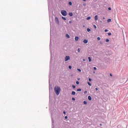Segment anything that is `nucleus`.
Listing matches in <instances>:
<instances>
[{
	"label": "nucleus",
	"mask_w": 128,
	"mask_h": 128,
	"mask_svg": "<svg viewBox=\"0 0 128 128\" xmlns=\"http://www.w3.org/2000/svg\"><path fill=\"white\" fill-rule=\"evenodd\" d=\"M68 4H69V6H72V2H68Z\"/></svg>",
	"instance_id": "nucleus-15"
},
{
	"label": "nucleus",
	"mask_w": 128,
	"mask_h": 128,
	"mask_svg": "<svg viewBox=\"0 0 128 128\" xmlns=\"http://www.w3.org/2000/svg\"><path fill=\"white\" fill-rule=\"evenodd\" d=\"M83 2H86V0H83Z\"/></svg>",
	"instance_id": "nucleus-43"
},
{
	"label": "nucleus",
	"mask_w": 128,
	"mask_h": 128,
	"mask_svg": "<svg viewBox=\"0 0 128 128\" xmlns=\"http://www.w3.org/2000/svg\"><path fill=\"white\" fill-rule=\"evenodd\" d=\"M90 18H91L90 16H88L86 18V20H90Z\"/></svg>",
	"instance_id": "nucleus-16"
},
{
	"label": "nucleus",
	"mask_w": 128,
	"mask_h": 128,
	"mask_svg": "<svg viewBox=\"0 0 128 128\" xmlns=\"http://www.w3.org/2000/svg\"><path fill=\"white\" fill-rule=\"evenodd\" d=\"M66 38H70V35H68V34H66Z\"/></svg>",
	"instance_id": "nucleus-11"
},
{
	"label": "nucleus",
	"mask_w": 128,
	"mask_h": 128,
	"mask_svg": "<svg viewBox=\"0 0 128 128\" xmlns=\"http://www.w3.org/2000/svg\"><path fill=\"white\" fill-rule=\"evenodd\" d=\"M88 60L90 62H92V58H90V57H88Z\"/></svg>",
	"instance_id": "nucleus-12"
},
{
	"label": "nucleus",
	"mask_w": 128,
	"mask_h": 128,
	"mask_svg": "<svg viewBox=\"0 0 128 128\" xmlns=\"http://www.w3.org/2000/svg\"><path fill=\"white\" fill-rule=\"evenodd\" d=\"M94 28H96V25H94Z\"/></svg>",
	"instance_id": "nucleus-37"
},
{
	"label": "nucleus",
	"mask_w": 128,
	"mask_h": 128,
	"mask_svg": "<svg viewBox=\"0 0 128 128\" xmlns=\"http://www.w3.org/2000/svg\"><path fill=\"white\" fill-rule=\"evenodd\" d=\"M55 22L57 24H60V20H58V17H55Z\"/></svg>",
	"instance_id": "nucleus-3"
},
{
	"label": "nucleus",
	"mask_w": 128,
	"mask_h": 128,
	"mask_svg": "<svg viewBox=\"0 0 128 128\" xmlns=\"http://www.w3.org/2000/svg\"><path fill=\"white\" fill-rule=\"evenodd\" d=\"M84 94H88V91H84Z\"/></svg>",
	"instance_id": "nucleus-27"
},
{
	"label": "nucleus",
	"mask_w": 128,
	"mask_h": 128,
	"mask_svg": "<svg viewBox=\"0 0 128 128\" xmlns=\"http://www.w3.org/2000/svg\"><path fill=\"white\" fill-rule=\"evenodd\" d=\"M104 32H108V30H104Z\"/></svg>",
	"instance_id": "nucleus-36"
},
{
	"label": "nucleus",
	"mask_w": 128,
	"mask_h": 128,
	"mask_svg": "<svg viewBox=\"0 0 128 128\" xmlns=\"http://www.w3.org/2000/svg\"><path fill=\"white\" fill-rule=\"evenodd\" d=\"M70 60V56H66L65 58V62H68V60Z\"/></svg>",
	"instance_id": "nucleus-4"
},
{
	"label": "nucleus",
	"mask_w": 128,
	"mask_h": 128,
	"mask_svg": "<svg viewBox=\"0 0 128 128\" xmlns=\"http://www.w3.org/2000/svg\"><path fill=\"white\" fill-rule=\"evenodd\" d=\"M63 114H66V112L64 111V112H63Z\"/></svg>",
	"instance_id": "nucleus-39"
},
{
	"label": "nucleus",
	"mask_w": 128,
	"mask_h": 128,
	"mask_svg": "<svg viewBox=\"0 0 128 128\" xmlns=\"http://www.w3.org/2000/svg\"><path fill=\"white\" fill-rule=\"evenodd\" d=\"M96 90H98V88H96Z\"/></svg>",
	"instance_id": "nucleus-42"
},
{
	"label": "nucleus",
	"mask_w": 128,
	"mask_h": 128,
	"mask_svg": "<svg viewBox=\"0 0 128 128\" xmlns=\"http://www.w3.org/2000/svg\"><path fill=\"white\" fill-rule=\"evenodd\" d=\"M103 20H106V18L103 17Z\"/></svg>",
	"instance_id": "nucleus-41"
},
{
	"label": "nucleus",
	"mask_w": 128,
	"mask_h": 128,
	"mask_svg": "<svg viewBox=\"0 0 128 128\" xmlns=\"http://www.w3.org/2000/svg\"><path fill=\"white\" fill-rule=\"evenodd\" d=\"M97 40H100V37H98V38H97Z\"/></svg>",
	"instance_id": "nucleus-22"
},
{
	"label": "nucleus",
	"mask_w": 128,
	"mask_h": 128,
	"mask_svg": "<svg viewBox=\"0 0 128 128\" xmlns=\"http://www.w3.org/2000/svg\"><path fill=\"white\" fill-rule=\"evenodd\" d=\"M64 118H65L66 120L68 119V116H65Z\"/></svg>",
	"instance_id": "nucleus-35"
},
{
	"label": "nucleus",
	"mask_w": 128,
	"mask_h": 128,
	"mask_svg": "<svg viewBox=\"0 0 128 128\" xmlns=\"http://www.w3.org/2000/svg\"><path fill=\"white\" fill-rule=\"evenodd\" d=\"M108 36H112V33L110 32L108 33Z\"/></svg>",
	"instance_id": "nucleus-29"
},
{
	"label": "nucleus",
	"mask_w": 128,
	"mask_h": 128,
	"mask_svg": "<svg viewBox=\"0 0 128 128\" xmlns=\"http://www.w3.org/2000/svg\"><path fill=\"white\" fill-rule=\"evenodd\" d=\"M120 84H124V81H121L120 82Z\"/></svg>",
	"instance_id": "nucleus-20"
},
{
	"label": "nucleus",
	"mask_w": 128,
	"mask_h": 128,
	"mask_svg": "<svg viewBox=\"0 0 128 128\" xmlns=\"http://www.w3.org/2000/svg\"><path fill=\"white\" fill-rule=\"evenodd\" d=\"M90 29L89 28H87V32H90Z\"/></svg>",
	"instance_id": "nucleus-21"
},
{
	"label": "nucleus",
	"mask_w": 128,
	"mask_h": 128,
	"mask_svg": "<svg viewBox=\"0 0 128 128\" xmlns=\"http://www.w3.org/2000/svg\"><path fill=\"white\" fill-rule=\"evenodd\" d=\"M72 96H76V92L72 91Z\"/></svg>",
	"instance_id": "nucleus-7"
},
{
	"label": "nucleus",
	"mask_w": 128,
	"mask_h": 128,
	"mask_svg": "<svg viewBox=\"0 0 128 128\" xmlns=\"http://www.w3.org/2000/svg\"><path fill=\"white\" fill-rule=\"evenodd\" d=\"M83 42H84V44H88V41L85 39L84 40Z\"/></svg>",
	"instance_id": "nucleus-5"
},
{
	"label": "nucleus",
	"mask_w": 128,
	"mask_h": 128,
	"mask_svg": "<svg viewBox=\"0 0 128 128\" xmlns=\"http://www.w3.org/2000/svg\"><path fill=\"white\" fill-rule=\"evenodd\" d=\"M88 100H92V96H88Z\"/></svg>",
	"instance_id": "nucleus-8"
},
{
	"label": "nucleus",
	"mask_w": 128,
	"mask_h": 128,
	"mask_svg": "<svg viewBox=\"0 0 128 128\" xmlns=\"http://www.w3.org/2000/svg\"><path fill=\"white\" fill-rule=\"evenodd\" d=\"M72 86L73 88H76V86L73 85Z\"/></svg>",
	"instance_id": "nucleus-31"
},
{
	"label": "nucleus",
	"mask_w": 128,
	"mask_h": 128,
	"mask_svg": "<svg viewBox=\"0 0 128 128\" xmlns=\"http://www.w3.org/2000/svg\"><path fill=\"white\" fill-rule=\"evenodd\" d=\"M100 126H102V124H100Z\"/></svg>",
	"instance_id": "nucleus-45"
},
{
	"label": "nucleus",
	"mask_w": 128,
	"mask_h": 128,
	"mask_svg": "<svg viewBox=\"0 0 128 128\" xmlns=\"http://www.w3.org/2000/svg\"><path fill=\"white\" fill-rule=\"evenodd\" d=\"M54 90L56 96H58L60 94V86H56Z\"/></svg>",
	"instance_id": "nucleus-1"
},
{
	"label": "nucleus",
	"mask_w": 128,
	"mask_h": 128,
	"mask_svg": "<svg viewBox=\"0 0 128 128\" xmlns=\"http://www.w3.org/2000/svg\"><path fill=\"white\" fill-rule=\"evenodd\" d=\"M68 68H70V70H72V66H68Z\"/></svg>",
	"instance_id": "nucleus-26"
},
{
	"label": "nucleus",
	"mask_w": 128,
	"mask_h": 128,
	"mask_svg": "<svg viewBox=\"0 0 128 128\" xmlns=\"http://www.w3.org/2000/svg\"><path fill=\"white\" fill-rule=\"evenodd\" d=\"M88 86H92V84H90V82H88Z\"/></svg>",
	"instance_id": "nucleus-19"
},
{
	"label": "nucleus",
	"mask_w": 128,
	"mask_h": 128,
	"mask_svg": "<svg viewBox=\"0 0 128 128\" xmlns=\"http://www.w3.org/2000/svg\"><path fill=\"white\" fill-rule=\"evenodd\" d=\"M98 15L95 16V20H98Z\"/></svg>",
	"instance_id": "nucleus-9"
},
{
	"label": "nucleus",
	"mask_w": 128,
	"mask_h": 128,
	"mask_svg": "<svg viewBox=\"0 0 128 128\" xmlns=\"http://www.w3.org/2000/svg\"><path fill=\"white\" fill-rule=\"evenodd\" d=\"M72 100H76V98H72Z\"/></svg>",
	"instance_id": "nucleus-33"
},
{
	"label": "nucleus",
	"mask_w": 128,
	"mask_h": 128,
	"mask_svg": "<svg viewBox=\"0 0 128 128\" xmlns=\"http://www.w3.org/2000/svg\"><path fill=\"white\" fill-rule=\"evenodd\" d=\"M88 80H92V79H91L90 78L88 79Z\"/></svg>",
	"instance_id": "nucleus-40"
},
{
	"label": "nucleus",
	"mask_w": 128,
	"mask_h": 128,
	"mask_svg": "<svg viewBox=\"0 0 128 128\" xmlns=\"http://www.w3.org/2000/svg\"><path fill=\"white\" fill-rule=\"evenodd\" d=\"M84 104H88V102H86V101H84Z\"/></svg>",
	"instance_id": "nucleus-17"
},
{
	"label": "nucleus",
	"mask_w": 128,
	"mask_h": 128,
	"mask_svg": "<svg viewBox=\"0 0 128 128\" xmlns=\"http://www.w3.org/2000/svg\"><path fill=\"white\" fill-rule=\"evenodd\" d=\"M77 92H82V89H80V88L78 89Z\"/></svg>",
	"instance_id": "nucleus-18"
},
{
	"label": "nucleus",
	"mask_w": 128,
	"mask_h": 128,
	"mask_svg": "<svg viewBox=\"0 0 128 128\" xmlns=\"http://www.w3.org/2000/svg\"><path fill=\"white\" fill-rule=\"evenodd\" d=\"M78 40H80V38H78V36H76L75 37V40L76 42H78Z\"/></svg>",
	"instance_id": "nucleus-6"
},
{
	"label": "nucleus",
	"mask_w": 128,
	"mask_h": 128,
	"mask_svg": "<svg viewBox=\"0 0 128 128\" xmlns=\"http://www.w3.org/2000/svg\"><path fill=\"white\" fill-rule=\"evenodd\" d=\"M110 76H112V74H110Z\"/></svg>",
	"instance_id": "nucleus-38"
},
{
	"label": "nucleus",
	"mask_w": 128,
	"mask_h": 128,
	"mask_svg": "<svg viewBox=\"0 0 128 128\" xmlns=\"http://www.w3.org/2000/svg\"><path fill=\"white\" fill-rule=\"evenodd\" d=\"M76 84H80V82H78V81H76Z\"/></svg>",
	"instance_id": "nucleus-24"
},
{
	"label": "nucleus",
	"mask_w": 128,
	"mask_h": 128,
	"mask_svg": "<svg viewBox=\"0 0 128 128\" xmlns=\"http://www.w3.org/2000/svg\"><path fill=\"white\" fill-rule=\"evenodd\" d=\"M110 42V40L106 39V42Z\"/></svg>",
	"instance_id": "nucleus-23"
},
{
	"label": "nucleus",
	"mask_w": 128,
	"mask_h": 128,
	"mask_svg": "<svg viewBox=\"0 0 128 128\" xmlns=\"http://www.w3.org/2000/svg\"><path fill=\"white\" fill-rule=\"evenodd\" d=\"M78 52H80V48H78Z\"/></svg>",
	"instance_id": "nucleus-25"
},
{
	"label": "nucleus",
	"mask_w": 128,
	"mask_h": 128,
	"mask_svg": "<svg viewBox=\"0 0 128 128\" xmlns=\"http://www.w3.org/2000/svg\"><path fill=\"white\" fill-rule=\"evenodd\" d=\"M108 10H112V8H110L109 7V8H108Z\"/></svg>",
	"instance_id": "nucleus-28"
},
{
	"label": "nucleus",
	"mask_w": 128,
	"mask_h": 128,
	"mask_svg": "<svg viewBox=\"0 0 128 128\" xmlns=\"http://www.w3.org/2000/svg\"><path fill=\"white\" fill-rule=\"evenodd\" d=\"M108 22H112V19L109 18L107 20Z\"/></svg>",
	"instance_id": "nucleus-10"
},
{
	"label": "nucleus",
	"mask_w": 128,
	"mask_h": 128,
	"mask_svg": "<svg viewBox=\"0 0 128 128\" xmlns=\"http://www.w3.org/2000/svg\"><path fill=\"white\" fill-rule=\"evenodd\" d=\"M84 60H84H86L84 59V60Z\"/></svg>",
	"instance_id": "nucleus-44"
},
{
	"label": "nucleus",
	"mask_w": 128,
	"mask_h": 128,
	"mask_svg": "<svg viewBox=\"0 0 128 128\" xmlns=\"http://www.w3.org/2000/svg\"><path fill=\"white\" fill-rule=\"evenodd\" d=\"M62 19L64 20H66V17L62 16Z\"/></svg>",
	"instance_id": "nucleus-14"
},
{
	"label": "nucleus",
	"mask_w": 128,
	"mask_h": 128,
	"mask_svg": "<svg viewBox=\"0 0 128 128\" xmlns=\"http://www.w3.org/2000/svg\"><path fill=\"white\" fill-rule=\"evenodd\" d=\"M69 16H73L72 12H70Z\"/></svg>",
	"instance_id": "nucleus-13"
},
{
	"label": "nucleus",
	"mask_w": 128,
	"mask_h": 128,
	"mask_svg": "<svg viewBox=\"0 0 128 128\" xmlns=\"http://www.w3.org/2000/svg\"><path fill=\"white\" fill-rule=\"evenodd\" d=\"M68 22H69V24H72V20H69Z\"/></svg>",
	"instance_id": "nucleus-32"
},
{
	"label": "nucleus",
	"mask_w": 128,
	"mask_h": 128,
	"mask_svg": "<svg viewBox=\"0 0 128 128\" xmlns=\"http://www.w3.org/2000/svg\"><path fill=\"white\" fill-rule=\"evenodd\" d=\"M61 14L62 16H68V13L66 12V11L64 10H62L61 11Z\"/></svg>",
	"instance_id": "nucleus-2"
},
{
	"label": "nucleus",
	"mask_w": 128,
	"mask_h": 128,
	"mask_svg": "<svg viewBox=\"0 0 128 128\" xmlns=\"http://www.w3.org/2000/svg\"><path fill=\"white\" fill-rule=\"evenodd\" d=\"M80 72H82V70H80V69H77Z\"/></svg>",
	"instance_id": "nucleus-30"
},
{
	"label": "nucleus",
	"mask_w": 128,
	"mask_h": 128,
	"mask_svg": "<svg viewBox=\"0 0 128 128\" xmlns=\"http://www.w3.org/2000/svg\"><path fill=\"white\" fill-rule=\"evenodd\" d=\"M94 70H96V67H94Z\"/></svg>",
	"instance_id": "nucleus-34"
}]
</instances>
